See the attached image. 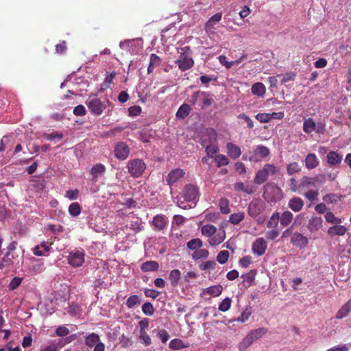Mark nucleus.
<instances>
[{
	"label": "nucleus",
	"mask_w": 351,
	"mask_h": 351,
	"mask_svg": "<svg viewBox=\"0 0 351 351\" xmlns=\"http://www.w3.org/2000/svg\"><path fill=\"white\" fill-rule=\"evenodd\" d=\"M45 269L43 261H36L34 263L29 267V271L33 274L42 273Z\"/></svg>",
	"instance_id": "nucleus-39"
},
{
	"label": "nucleus",
	"mask_w": 351,
	"mask_h": 351,
	"mask_svg": "<svg viewBox=\"0 0 351 351\" xmlns=\"http://www.w3.org/2000/svg\"><path fill=\"white\" fill-rule=\"evenodd\" d=\"M169 346L171 350H176L189 348V343H184L182 340L180 339H174L169 342Z\"/></svg>",
	"instance_id": "nucleus-32"
},
{
	"label": "nucleus",
	"mask_w": 351,
	"mask_h": 351,
	"mask_svg": "<svg viewBox=\"0 0 351 351\" xmlns=\"http://www.w3.org/2000/svg\"><path fill=\"white\" fill-rule=\"evenodd\" d=\"M319 165V160L315 154H308L305 158V165L308 169L317 167Z\"/></svg>",
	"instance_id": "nucleus-26"
},
{
	"label": "nucleus",
	"mask_w": 351,
	"mask_h": 351,
	"mask_svg": "<svg viewBox=\"0 0 351 351\" xmlns=\"http://www.w3.org/2000/svg\"><path fill=\"white\" fill-rule=\"evenodd\" d=\"M324 217H325L326 221L328 223H333V224H340L342 222L341 219L336 217L335 216V215L330 211L327 212L325 214Z\"/></svg>",
	"instance_id": "nucleus-52"
},
{
	"label": "nucleus",
	"mask_w": 351,
	"mask_h": 351,
	"mask_svg": "<svg viewBox=\"0 0 351 351\" xmlns=\"http://www.w3.org/2000/svg\"><path fill=\"white\" fill-rule=\"evenodd\" d=\"M229 257V252L226 250H223L219 252L217 256V261L220 264H224L227 262Z\"/></svg>",
	"instance_id": "nucleus-61"
},
{
	"label": "nucleus",
	"mask_w": 351,
	"mask_h": 351,
	"mask_svg": "<svg viewBox=\"0 0 351 351\" xmlns=\"http://www.w3.org/2000/svg\"><path fill=\"white\" fill-rule=\"evenodd\" d=\"M84 251L82 249H75L69 252L68 263L73 267H79L84 263Z\"/></svg>",
	"instance_id": "nucleus-9"
},
{
	"label": "nucleus",
	"mask_w": 351,
	"mask_h": 351,
	"mask_svg": "<svg viewBox=\"0 0 351 351\" xmlns=\"http://www.w3.org/2000/svg\"><path fill=\"white\" fill-rule=\"evenodd\" d=\"M183 197L186 202L195 206L199 199L197 186L192 184L186 185L183 190Z\"/></svg>",
	"instance_id": "nucleus-7"
},
{
	"label": "nucleus",
	"mask_w": 351,
	"mask_h": 351,
	"mask_svg": "<svg viewBox=\"0 0 351 351\" xmlns=\"http://www.w3.org/2000/svg\"><path fill=\"white\" fill-rule=\"evenodd\" d=\"M277 171V168L274 165L266 164L257 171L254 181L256 184H262L267 181L269 176L275 175Z\"/></svg>",
	"instance_id": "nucleus-5"
},
{
	"label": "nucleus",
	"mask_w": 351,
	"mask_h": 351,
	"mask_svg": "<svg viewBox=\"0 0 351 351\" xmlns=\"http://www.w3.org/2000/svg\"><path fill=\"white\" fill-rule=\"evenodd\" d=\"M191 108L189 104H182L178 110L176 112V117L178 119H184L186 118L189 114L190 113Z\"/></svg>",
	"instance_id": "nucleus-35"
},
{
	"label": "nucleus",
	"mask_w": 351,
	"mask_h": 351,
	"mask_svg": "<svg viewBox=\"0 0 351 351\" xmlns=\"http://www.w3.org/2000/svg\"><path fill=\"white\" fill-rule=\"evenodd\" d=\"M167 219L163 215H157L153 218L152 224L155 230H162L167 226Z\"/></svg>",
	"instance_id": "nucleus-19"
},
{
	"label": "nucleus",
	"mask_w": 351,
	"mask_h": 351,
	"mask_svg": "<svg viewBox=\"0 0 351 351\" xmlns=\"http://www.w3.org/2000/svg\"><path fill=\"white\" fill-rule=\"evenodd\" d=\"M161 59L155 53H152L149 57V64L147 68L148 73L153 72L155 68L158 67L161 64Z\"/></svg>",
	"instance_id": "nucleus-28"
},
{
	"label": "nucleus",
	"mask_w": 351,
	"mask_h": 351,
	"mask_svg": "<svg viewBox=\"0 0 351 351\" xmlns=\"http://www.w3.org/2000/svg\"><path fill=\"white\" fill-rule=\"evenodd\" d=\"M181 276V272L178 269H173L169 273V280L173 285H178Z\"/></svg>",
	"instance_id": "nucleus-51"
},
{
	"label": "nucleus",
	"mask_w": 351,
	"mask_h": 351,
	"mask_svg": "<svg viewBox=\"0 0 351 351\" xmlns=\"http://www.w3.org/2000/svg\"><path fill=\"white\" fill-rule=\"evenodd\" d=\"M226 239V232L223 229L217 231L213 236H211L208 243L211 246H216L221 243Z\"/></svg>",
	"instance_id": "nucleus-18"
},
{
	"label": "nucleus",
	"mask_w": 351,
	"mask_h": 351,
	"mask_svg": "<svg viewBox=\"0 0 351 351\" xmlns=\"http://www.w3.org/2000/svg\"><path fill=\"white\" fill-rule=\"evenodd\" d=\"M223 288L221 285L211 286L207 288L206 293L213 297H217L221 295Z\"/></svg>",
	"instance_id": "nucleus-49"
},
{
	"label": "nucleus",
	"mask_w": 351,
	"mask_h": 351,
	"mask_svg": "<svg viewBox=\"0 0 351 351\" xmlns=\"http://www.w3.org/2000/svg\"><path fill=\"white\" fill-rule=\"evenodd\" d=\"M251 90L253 95L263 97L265 93L266 88L263 83L256 82L252 85Z\"/></svg>",
	"instance_id": "nucleus-33"
},
{
	"label": "nucleus",
	"mask_w": 351,
	"mask_h": 351,
	"mask_svg": "<svg viewBox=\"0 0 351 351\" xmlns=\"http://www.w3.org/2000/svg\"><path fill=\"white\" fill-rule=\"evenodd\" d=\"M315 185V179L314 178H308V177H304L301 182L300 184V187H304L307 188L310 186H314Z\"/></svg>",
	"instance_id": "nucleus-63"
},
{
	"label": "nucleus",
	"mask_w": 351,
	"mask_h": 351,
	"mask_svg": "<svg viewBox=\"0 0 351 351\" xmlns=\"http://www.w3.org/2000/svg\"><path fill=\"white\" fill-rule=\"evenodd\" d=\"M204 94L205 95H202L199 99V101H202V108L210 106L213 101V99L210 97V94L208 93L204 92Z\"/></svg>",
	"instance_id": "nucleus-58"
},
{
	"label": "nucleus",
	"mask_w": 351,
	"mask_h": 351,
	"mask_svg": "<svg viewBox=\"0 0 351 351\" xmlns=\"http://www.w3.org/2000/svg\"><path fill=\"white\" fill-rule=\"evenodd\" d=\"M254 154L260 156L261 158H266L269 155L270 152L267 147L260 145L255 148Z\"/></svg>",
	"instance_id": "nucleus-48"
},
{
	"label": "nucleus",
	"mask_w": 351,
	"mask_h": 351,
	"mask_svg": "<svg viewBox=\"0 0 351 351\" xmlns=\"http://www.w3.org/2000/svg\"><path fill=\"white\" fill-rule=\"evenodd\" d=\"M253 343L254 341L247 334L239 343L238 348L241 351H244L248 348Z\"/></svg>",
	"instance_id": "nucleus-45"
},
{
	"label": "nucleus",
	"mask_w": 351,
	"mask_h": 351,
	"mask_svg": "<svg viewBox=\"0 0 351 351\" xmlns=\"http://www.w3.org/2000/svg\"><path fill=\"white\" fill-rule=\"evenodd\" d=\"M201 232L203 235L210 238L216 233L217 228L211 224H206L202 227Z\"/></svg>",
	"instance_id": "nucleus-37"
},
{
	"label": "nucleus",
	"mask_w": 351,
	"mask_h": 351,
	"mask_svg": "<svg viewBox=\"0 0 351 351\" xmlns=\"http://www.w3.org/2000/svg\"><path fill=\"white\" fill-rule=\"evenodd\" d=\"M304 201L299 197H291L288 202V207L293 212H300L304 206Z\"/></svg>",
	"instance_id": "nucleus-17"
},
{
	"label": "nucleus",
	"mask_w": 351,
	"mask_h": 351,
	"mask_svg": "<svg viewBox=\"0 0 351 351\" xmlns=\"http://www.w3.org/2000/svg\"><path fill=\"white\" fill-rule=\"evenodd\" d=\"M23 280L22 278L20 277H14L12 278L10 284L8 285V288L11 291H14L17 289L19 285L21 284Z\"/></svg>",
	"instance_id": "nucleus-62"
},
{
	"label": "nucleus",
	"mask_w": 351,
	"mask_h": 351,
	"mask_svg": "<svg viewBox=\"0 0 351 351\" xmlns=\"http://www.w3.org/2000/svg\"><path fill=\"white\" fill-rule=\"evenodd\" d=\"M291 242L295 247L304 248L308 245V240L306 237L296 232L291 234Z\"/></svg>",
	"instance_id": "nucleus-14"
},
{
	"label": "nucleus",
	"mask_w": 351,
	"mask_h": 351,
	"mask_svg": "<svg viewBox=\"0 0 351 351\" xmlns=\"http://www.w3.org/2000/svg\"><path fill=\"white\" fill-rule=\"evenodd\" d=\"M184 171L181 169H175L172 170L167 176L166 181L169 186L173 185L179 179L184 176Z\"/></svg>",
	"instance_id": "nucleus-15"
},
{
	"label": "nucleus",
	"mask_w": 351,
	"mask_h": 351,
	"mask_svg": "<svg viewBox=\"0 0 351 351\" xmlns=\"http://www.w3.org/2000/svg\"><path fill=\"white\" fill-rule=\"evenodd\" d=\"M267 329L266 328L262 327L251 330L248 333V335L254 342L255 341L261 339L264 335L267 333Z\"/></svg>",
	"instance_id": "nucleus-31"
},
{
	"label": "nucleus",
	"mask_w": 351,
	"mask_h": 351,
	"mask_svg": "<svg viewBox=\"0 0 351 351\" xmlns=\"http://www.w3.org/2000/svg\"><path fill=\"white\" fill-rule=\"evenodd\" d=\"M159 268V265L156 261H148L144 262L141 265V269L144 272L155 271Z\"/></svg>",
	"instance_id": "nucleus-27"
},
{
	"label": "nucleus",
	"mask_w": 351,
	"mask_h": 351,
	"mask_svg": "<svg viewBox=\"0 0 351 351\" xmlns=\"http://www.w3.org/2000/svg\"><path fill=\"white\" fill-rule=\"evenodd\" d=\"M226 148L228 155L234 160L238 158L241 154L240 147L232 143H228Z\"/></svg>",
	"instance_id": "nucleus-21"
},
{
	"label": "nucleus",
	"mask_w": 351,
	"mask_h": 351,
	"mask_svg": "<svg viewBox=\"0 0 351 351\" xmlns=\"http://www.w3.org/2000/svg\"><path fill=\"white\" fill-rule=\"evenodd\" d=\"M141 300L137 295H130L126 301V305L129 308H133L136 306L140 304Z\"/></svg>",
	"instance_id": "nucleus-44"
},
{
	"label": "nucleus",
	"mask_w": 351,
	"mask_h": 351,
	"mask_svg": "<svg viewBox=\"0 0 351 351\" xmlns=\"http://www.w3.org/2000/svg\"><path fill=\"white\" fill-rule=\"evenodd\" d=\"M178 53L180 56L178 59L175 61V63L178 66V68L182 71L191 69L194 64L191 48L189 46L180 47L178 49Z\"/></svg>",
	"instance_id": "nucleus-3"
},
{
	"label": "nucleus",
	"mask_w": 351,
	"mask_h": 351,
	"mask_svg": "<svg viewBox=\"0 0 351 351\" xmlns=\"http://www.w3.org/2000/svg\"><path fill=\"white\" fill-rule=\"evenodd\" d=\"M139 341L145 346H148L152 343L151 338L146 332H140Z\"/></svg>",
	"instance_id": "nucleus-60"
},
{
	"label": "nucleus",
	"mask_w": 351,
	"mask_h": 351,
	"mask_svg": "<svg viewBox=\"0 0 351 351\" xmlns=\"http://www.w3.org/2000/svg\"><path fill=\"white\" fill-rule=\"evenodd\" d=\"M142 311L146 315H153L154 313V308L153 304L149 302L144 303L142 306Z\"/></svg>",
	"instance_id": "nucleus-55"
},
{
	"label": "nucleus",
	"mask_w": 351,
	"mask_h": 351,
	"mask_svg": "<svg viewBox=\"0 0 351 351\" xmlns=\"http://www.w3.org/2000/svg\"><path fill=\"white\" fill-rule=\"evenodd\" d=\"M105 171L106 167L104 165L97 163L94 165L90 169V174L93 176L92 180L93 182H97V178L104 174Z\"/></svg>",
	"instance_id": "nucleus-23"
},
{
	"label": "nucleus",
	"mask_w": 351,
	"mask_h": 351,
	"mask_svg": "<svg viewBox=\"0 0 351 351\" xmlns=\"http://www.w3.org/2000/svg\"><path fill=\"white\" fill-rule=\"evenodd\" d=\"M219 206L222 213L228 214L230 212V209L229 208V201L226 198H221L219 200Z\"/></svg>",
	"instance_id": "nucleus-54"
},
{
	"label": "nucleus",
	"mask_w": 351,
	"mask_h": 351,
	"mask_svg": "<svg viewBox=\"0 0 351 351\" xmlns=\"http://www.w3.org/2000/svg\"><path fill=\"white\" fill-rule=\"evenodd\" d=\"M316 123L311 118L306 119L303 123V130L304 132L309 134L315 129Z\"/></svg>",
	"instance_id": "nucleus-38"
},
{
	"label": "nucleus",
	"mask_w": 351,
	"mask_h": 351,
	"mask_svg": "<svg viewBox=\"0 0 351 351\" xmlns=\"http://www.w3.org/2000/svg\"><path fill=\"white\" fill-rule=\"evenodd\" d=\"M267 243L263 237L256 239L252 243V250L254 254L261 256L265 253Z\"/></svg>",
	"instance_id": "nucleus-12"
},
{
	"label": "nucleus",
	"mask_w": 351,
	"mask_h": 351,
	"mask_svg": "<svg viewBox=\"0 0 351 351\" xmlns=\"http://www.w3.org/2000/svg\"><path fill=\"white\" fill-rule=\"evenodd\" d=\"M99 341V336L94 332L90 333L85 337V344L89 348H93Z\"/></svg>",
	"instance_id": "nucleus-36"
},
{
	"label": "nucleus",
	"mask_w": 351,
	"mask_h": 351,
	"mask_svg": "<svg viewBox=\"0 0 351 351\" xmlns=\"http://www.w3.org/2000/svg\"><path fill=\"white\" fill-rule=\"evenodd\" d=\"M251 315V308H247L241 313V315L237 319V321L241 323H244L248 320Z\"/></svg>",
	"instance_id": "nucleus-59"
},
{
	"label": "nucleus",
	"mask_w": 351,
	"mask_h": 351,
	"mask_svg": "<svg viewBox=\"0 0 351 351\" xmlns=\"http://www.w3.org/2000/svg\"><path fill=\"white\" fill-rule=\"evenodd\" d=\"M351 311V299L346 302L341 308L337 311L336 318L341 319L346 317Z\"/></svg>",
	"instance_id": "nucleus-25"
},
{
	"label": "nucleus",
	"mask_w": 351,
	"mask_h": 351,
	"mask_svg": "<svg viewBox=\"0 0 351 351\" xmlns=\"http://www.w3.org/2000/svg\"><path fill=\"white\" fill-rule=\"evenodd\" d=\"M342 160V157L337 152L331 151L327 154V161L330 165H336Z\"/></svg>",
	"instance_id": "nucleus-30"
},
{
	"label": "nucleus",
	"mask_w": 351,
	"mask_h": 351,
	"mask_svg": "<svg viewBox=\"0 0 351 351\" xmlns=\"http://www.w3.org/2000/svg\"><path fill=\"white\" fill-rule=\"evenodd\" d=\"M264 199L270 203H276L283 197L282 189L274 183H267L264 186Z\"/></svg>",
	"instance_id": "nucleus-4"
},
{
	"label": "nucleus",
	"mask_w": 351,
	"mask_h": 351,
	"mask_svg": "<svg viewBox=\"0 0 351 351\" xmlns=\"http://www.w3.org/2000/svg\"><path fill=\"white\" fill-rule=\"evenodd\" d=\"M322 223L323 219L321 217L312 216L308 221V230L311 232H316L322 228Z\"/></svg>",
	"instance_id": "nucleus-16"
},
{
	"label": "nucleus",
	"mask_w": 351,
	"mask_h": 351,
	"mask_svg": "<svg viewBox=\"0 0 351 351\" xmlns=\"http://www.w3.org/2000/svg\"><path fill=\"white\" fill-rule=\"evenodd\" d=\"M43 136L48 141H60L63 138V134L61 132H53L51 133H45Z\"/></svg>",
	"instance_id": "nucleus-50"
},
{
	"label": "nucleus",
	"mask_w": 351,
	"mask_h": 351,
	"mask_svg": "<svg viewBox=\"0 0 351 351\" xmlns=\"http://www.w3.org/2000/svg\"><path fill=\"white\" fill-rule=\"evenodd\" d=\"M301 171V167L298 165V162H292L287 165V171L289 175H293L295 173L300 172Z\"/></svg>",
	"instance_id": "nucleus-57"
},
{
	"label": "nucleus",
	"mask_w": 351,
	"mask_h": 351,
	"mask_svg": "<svg viewBox=\"0 0 351 351\" xmlns=\"http://www.w3.org/2000/svg\"><path fill=\"white\" fill-rule=\"evenodd\" d=\"M232 300L230 298H226L219 305V310L221 312L228 311L231 306Z\"/></svg>",
	"instance_id": "nucleus-56"
},
{
	"label": "nucleus",
	"mask_w": 351,
	"mask_h": 351,
	"mask_svg": "<svg viewBox=\"0 0 351 351\" xmlns=\"http://www.w3.org/2000/svg\"><path fill=\"white\" fill-rule=\"evenodd\" d=\"M114 156L121 160H125L130 154V148L124 142H119L114 148Z\"/></svg>",
	"instance_id": "nucleus-11"
},
{
	"label": "nucleus",
	"mask_w": 351,
	"mask_h": 351,
	"mask_svg": "<svg viewBox=\"0 0 351 351\" xmlns=\"http://www.w3.org/2000/svg\"><path fill=\"white\" fill-rule=\"evenodd\" d=\"M86 105L93 115L100 116L111 106V103L108 99L101 100L97 97H89Z\"/></svg>",
	"instance_id": "nucleus-2"
},
{
	"label": "nucleus",
	"mask_w": 351,
	"mask_h": 351,
	"mask_svg": "<svg viewBox=\"0 0 351 351\" xmlns=\"http://www.w3.org/2000/svg\"><path fill=\"white\" fill-rule=\"evenodd\" d=\"M14 256L10 252H7L3 258L0 261V269L8 267L14 264Z\"/></svg>",
	"instance_id": "nucleus-34"
},
{
	"label": "nucleus",
	"mask_w": 351,
	"mask_h": 351,
	"mask_svg": "<svg viewBox=\"0 0 351 351\" xmlns=\"http://www.w3.org/2000/svg\"><path fill=\"white\" fill-rule=\"evenodd\" d=\"M215 161L217 163V166L220 167L221 166H226L229 164L228 158L223 154L216 155L215 157Z\"/></svg>",
	"instance_id": "nucleus-53"
},
{
	"label": "nucleus",
	"mask_w": 351,
	"mask_h": 351,
	"mask_svg": "<svg viewBox=\"0 0 351 351\" xmlns=\"http://www.w3.org/2000/svg\"><path fill=\"white\" fill-rule=\"evenodd\" d=\"M51 250V243L48 241H42L32 249L33 254L38 256H47Z\"/></svg>",
	"instance_id": "nucleus-13"
},
{
	"label": "nucleus",
	"mask_w": 351,
	"mask_h": 351,
	"mask_svg": "<svg viewBox=\"0 0 351 351\" xmlns=\"http://www.w3.org/2000/svg\"><path fill=\"white\" fill-rule=\"evenodd\" d=\"M279 219H280V213L278 212H274L269 220L267 221V227L268 228H276L278 225V222H279Z\"/></svg>",
	"instance_id": "nucleus-41"
},
{
	"label": "nucleus",
	"mask_w": 351,
	"mask_h": 351,
	"mask_svg": "<svg viewBox=\"0 0 351 351\" xmlns=\"http://www.w3.org/2000/svg\"><path fill=\"white\" fill-rule=\"evenodd\" d=\"M209 255V252L206 249H199L195 250L191 255L193 260H199L201 258H206Z\"/></svg>",
	"instance_id": "nucleus-47"
},
{
	"label": "nucleus",
	"mask_w": 351,
	"mask_h": 351,
	"mask_svg": "<svg viewBox=\"0 0 351 351\" xmlns=\"http://www.w3.org/2000/svg\"><path fill=\"white\" fill-rule=\"evenodd\" d=\"M265 210L264 202L259 199L252 200L248 206V214L253 218L257 217Z\"/></svg>",
	"instance_id": "nucleus-10"
},
{
	"label": "nucleus",
	"mask_w": 351,
	"mask_h": 351,
	"mask_svg": "<svg viewBox=\"0 0 351 351\" xmlns=\"http://www.w3.org/2000/svg\"><path fill=\"white\" fill-rule=\"evenodd\" d=\"M82 211V208L78 202H73L69 206V213L73 217H77Z\"/></svg>",
	"instance_id": "nucleus-40"
},
{
	"label": "nucleus",
	"mask_w": 351,
	"mask_h": 351,
	"mask_svg": "<svg viewBox=\"0 0 351 351\" xmlns=\"http://www.w3.org/2000/svg\"><path fill=\"white\" fill-rule=\"evenodd\" d=\"M346 231L347 228L344 226L336 224L330 227L327 232L330 237H333L336 235L343 236L346 234Z\"/></svg>",
	"instance_id": "nucleus-24"
},
{
	"label": "nucleus",
	"mask_w": 351,
	"mask_h": 351,
	"mask_svg": "<svg viewBox=\"0 0 351 351\" xmlns=\"http://www.w3.org/2000/svg\"><path fill=\"white\" fill-rule=\"evenodd\" d=\"M256 275V271L255 269H252L249 272L241 276V278L243 280V282L247 284L250 286L255 280V277Z\"/></svg>",
	"instance_id": "nucleus-43"
},
{
	"label": "nucleus",
	"mask_w": 351,
	"mask_h": 351,
	"mask_svg": "<svg viewBox=\"0 0 351 351\" xmlns=\"http://www.w3.org/2000/svg\"><path fill=\"white\" fill-rule=\"evenodd\" d=\"M293 219V215L289 210L284 211L280 215L279 221L282 226H288Z\"/></svg>",
	"instance_id": "nucleus-29"
},
{
	"label": "nucleus",
	"mask_w": 351,
	"mask_h": 351,
	"mask_svg": "<svg viewBox=\"0 0 351 351\" xmlns=\"http://www.w3.org/2000/svg\"><path fill=\"white\" fill-rule=\"evenodd\" d=\"M221 12H217L213 16H212L206 23L205 29L206 32H213L215 29V25L221 20Z\"/></svg>",
	"instance_id": "nucleus-20"
},
{
	"label": "nucleus",
	"mask_w": 351,
	"mask_h": 351,
	"mask_svg": "<svg viewBox=\"0 0 351 351\" xmlns=\"http://www.w3.org/2000/svg\"><path fill=\"white\" fill-rule=\"evenodd\" d=\"M127 169L132 177L139 178L146 169V164L142 159L135 158L128 161Z\"/></svg>",
	"instance_id": "nucleus-6"
},
{
	"label": "nucleus",
	"mask_w": 351,
	"mask_h": 351,
	"mask_svg": "<svg viewBox=\"0 0 351 351\" xmlns=\"http://www.w3.org/2000/svg\"><path fill=\"white\" fill-rule=\"evenodd\" d=\"M157 337L161 340L163 343H167L169 339V335L165 329H159L157 332Z\"/></svg>",
	"instance_id": "nucleus-64"
},
{
	"label": "nucleus",
	"mask_w": 351,
	"mask_h": 351,
	"mask_svg": "<svg viewBox=\"0 0 351 351\" xmlns=\"http://www.w3.org/2000/svg\"><path fill=\"white\" fill-rule=\"evenodd\" d=\"M201 144L205 148L206 153L210 158H213L219 151L216 139V133L213 130L207 131L206 134L202 136Z\"/></svg>",
	"instance_id": "nucleus-1"
},
{
	"label": "nucleus",
	"mask_w": 351,
	"mask_h": 351,
	"mask_svg": "<svg viewBox=\"0 0 351 351\" xmlns=\"http://www.w3.org/2000/svg\"><path fill=\"white\" fill-rule=\"evenodd\" d=\"M187 247L191 250H197L203 246V242L201 239H193L187 242Z\"/></svg>",
	"instance_id": "nucleus-42"
},
{
	"label": "nucleus",
	"mask_w": 351,
	"mask_h": 351,
	"mask_svg": "<svg viewBox=\"0 0 351 351\" xmlns=\"http://www.w3.org/2000/svg\"><path fill=\"white\" fill-rule=\"evenodd\" d=\"M126 226L136 233L143 229L142 219L138 217H132Z\"/></svg>",
	"instance_id": "nucleus-22"
},
{
	"label": "nucleus",
	"mask_w": 351,
	"mask_h": 351,
	"mask_svg": "<svg viewBox=\"0 0 351 351\" xmlns=\"http://www.w3.org/2000/svg\"><path fill=\"white\" fill-rule=\"evenodd\" d=\"M119 47L131 54H136L143 48V41L141 38L125 40L119 43Z\"/></svg>",
	"instance_id": "nucleus-8"
},
{
	"label": "nucleus",
	"mask_w": 351,
	"mask_h": 351,
	"mask_svg": "<svg viewBox=\"0 0 351 351\" xmlns=\"http://www.w3.org/2000/svg\"><path fill=\"white\" fill-rule=\"evenodd\" d=\"M245 217L244 213L239 212L230 215L229 221L234 225L239 223Z\"/></svg>",
	"instance_id": "nucleus-46"
}]
</instances>
